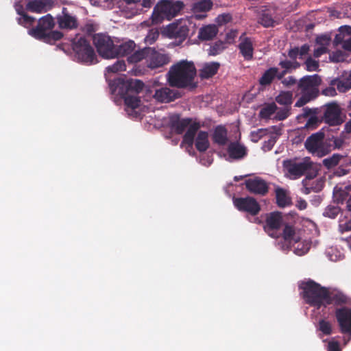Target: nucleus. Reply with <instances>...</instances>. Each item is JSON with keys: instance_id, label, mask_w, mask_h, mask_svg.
I'll return each mask as SVG.
<instances>
[{"instance_id": "f257e3e1", "label": "nucleus", "mask_w": 351, "mask_h": 351, "mask_svg": "<svg viewBox=\"0 0 351 351\" xmlns=\"http://www.w3.org/2000/svg\"><path fill=\"white\" fill-rule=\"evenodd\" d=\"M196 75L197 69L193 62L182 60L170 67L167 79L171 87L194 89L197 87Z\"/></svg>"}, {"instance_id": "f03ea898", "label": "nucleus", "mask_w": 351, "mask_h": 351, "mask_svg": "<svg viewBox=\"0 0 351 351\" xmlns=\"http://www.w3.org/2000/svg\"><path fill=\"white\" fill-rule=\"evenodd\" d=\"M169 125L171 130L176 134H182L188 128L183 136L182 144L192 147L194 144V138L201 128L199 122L194 121L191 118L182 119L179 114H173L169 117Z\"/></svg>"}, {"instance_id": "7ed1b4c3", "label": "nucleus", "mask_w": 351, "mask_h": 351, "mask_svg": "<svg viewBox=\"0 0 351 351\" xmlns=\"http://www.w3.org/2000/svg\"><path fill=\"white\" fill-rule=\"evenodd\" d=\"M300 288L302 289V298L306 304L317 309L324 307L328 287H322L313 280H308L303 282Z\"/></svg>"}, {"instance_id": "20e7f679", "label": "nucleus", "mask_w": 351, "mask_h": 351, "mask_svg": "<svg viewBox=\"0 0 351 351\" xmlns=\"http://www.w3.org/2000/svg\"><path fill=\"white\" fill-rule=\"evenodd\" d=\"M184 3L181 1H171L162 0L154 8L152 15V23H160L163 20H171L184 8Z\"/></svg>"}, {"instance_id": "39448f33", "label": "nucleus", "mask_w": 351, "mask_h": 351, "mask_svg": "<svg viewBox=\"0 0 351 351\" xmlns=\"http://www.w3.org/2000/svg\"><path fill=\"white\" fill-rule=\"evenodd\" d=\"M72 49L75 57L79 62L87 65L94 64L98 62L95 49L85 37L81 36L73 39Z\"/></svg>"}, {"instance_id": "423d86ee", "label": "nucleus", "mask_w": 351, "mask_h": 351, "mask_svg": "<svg viewBox=\"0 0 351 351\" xmlns=\"http://www.w3.org/2000/svg\"><path fill=\"white\" fill-rule=\"evenodd\" d=\"M93 42L100 56L106 59L116 58V45L109 35L104 33L95 34L93 36Z\"/></svg>"}, {"instance_id": "0eeeda50", "label": "nucleus", "mask_w": 351, "mask_h": 351, "mask_svg": "<svg viewBox=\"0 0 351 351\" xmlns=\"http://www.w3.org/2000/svg\"><path fill=\"white\" fill-rule=\"evenodd\" d=\"M313 162L309 158H305L302 161L297 162L293 160L283 161V167L291 179L295 180L304 176L312 169Z\"/></svg>"}, {"instance_id": "6e6552de", "label": "nucleus", "mask_w": 351, "mask_h": 351, "mask_svg": "<svg viewBox=\"0 0 351 351\" xmlns=\"http://www.w3.org/2000/svg\"><path fill=\"white\" fill-rule=\"evenodd\" d=\"M109 86L113 93L117 92L119 95H123L130 90L139 93L143 90L144 84L139 80L131 79L125 81L122 78H117L111 81Z\"/></svg>"}, {"instance_id": "1a4fd4ad", "label": "nucleus", "mask_w": 351, "mask_h": 351, "mask_svg": "<svg viewBox=\"0 0 351 351\" xmlns=\"http://www.w3.org/2000/svg\"><path fill=\"white\" fill-rule=\"evenodd\" d=\"M322 109V120L330 126H337L343 123L341 109L336 102H330L320 107Z\"/></svg>"}, {"instance_id": "9d476101", "label": "nucleus", "mask_w": 351, "mask_h": 351, "mask_svg": "<svg viewBox=\"0 0 351 351\" xmlns=\"http://www.w3.org/2000/svg\"><path fill=\"white\" fill-rule=\"evenodd\" d=\"M322 83V78L317 74L305 75L300 78L298 82V90L301 93H306L317 97L319 95V86Z\"/></svg>"}, {"instance_id": "9b49d317", "label": "nucleus", "mask_w": 351, "mask_h": 351, "mask_svg": "<svg viewBox=\"0 0 351 351\" xmlns=\"http://www.w3.org/2000/svg\"><path fill=\"white\" fill-rule=\"evenodd\" d=\"M283 219L282 213L274 211L267 215L265 223L263 226L265 232L272 238H279L281 233L279 230L282 226Z\"/></svg>"}, {"instance_id": "f8f14e48", "label": "nucleus", "mask_w": 351, "mask_h": 351, "mask_svg": "<svg viewBox=\"0 0 351 351\" xmlns=\"http://www.w3.org/2000/svg\"><path fill=\"white\" fill-rule=\"evenodd\" d=\"M54 26V19L51 14H48L38 20V24L35 27L29 29V34L40 40L49 31L53 29Z\"/></svg>"}, {"instance_id": "ddd939ff", "label": "nucleus", "mask_w": 351, "mask_h": 351, "mask_svg": "<svg viewBox=\"0 0 351 351\" xmlns=\"http://www.w3.org/2000/svg\"><path fill=\"white\" fill-rule=\"evenodd\" d=\"M324 133L318 132L308 136L305 143V148L311 153L323 156L327 154L324 149Z\"/></svg>"}, {"instance_id": "4468645a", "label": "nucleus", "mask_w": 351, "mask_h": 351, "mask_svg": "<svg viewBox=\"0 0 351 351\" xmlns=\"http://www.w3.org/2000/svg\"><path fill=\"white\" fill-rule=\"evenodd\" d=\"M233 202L239 211L247 213L252 216L257 215L261 211L260 204L252 197H237Z\"/></svg>"}, {"instance_id": "2eb2a0df", "label": "nucleus", "mask_w": 351, "mask_h": 351, "mask_svg": "<svg viewBox=\"0 0 351 351\" xmlns=\"http://www.w3.org/2000/svg\"><path fill=\"white\" fill-rule=\"evenodd\" d=\"M335 317L342 334L351 337V308L344 306L335 310Z\"/></svg>"}, {"instance_id": "dca6fc26", "label": "nucleus", "mask_w": 351, "mask_h": 351, "mask_svg": "<svg viewBox=\"0 0 351 351\" xmlns=\"http://www.w3.org/2000/svg\"><path fill=\"white\" fill-rule=\"evenodd\" d=\"M56 20L61 29L73 30L77 29L79 25L77 16L71 14L65 7L62 8L60 14L56 15Z\"/></svg>"}, {"instance_id": "f3484780", "label": "nucleus", "mask_w": 351, "mask_h": 351, "mask_svg": "<svg viewBox=\"0 0 351 351\" xmlns=\"http://www.w3.org/2000/svg\"><path fill=\"white\" fill-rule=\"evenodd\" d=\"M302 114L298 117L306 118L308 117L305 128L308 130H314L317 128L319 124L322 122L321 116L319 117L322 113V109L318 108H309L308 107L302 109Z\"/></svg>"}, {"instance_id": "a211bd4d", "label": "nucleus", "mask_w": 351, "mask_h": 351, "mask_svg": "<svg viewBox=\"0 0 351 351\" xmlns=\"http://www.w3.org/2000/svg\"><path fill=\"white\" fill-rule=\"evenodd\" d=\"M255 12L258 23L264 27H271L275 25L276 21L273 17V12L269 6H260L256 8Z\"/></svg>"}, {"instance_id": "6ab92c4d", "label": "nucleus", "mask_w": 351, "mask_h": 351, "mask_svg": "<svg viewBox=\"0 0 351 351\" xmlns=\"http://www.w3.org/2000/svg\"><path fill=\"white\" fill-rule=\"evenodd\" d=\"M182 96V93L178 90L163 87L156 90L154 98L160 103H169L180 98Z\"/></svg>"}, {"instance_id": "aec40b11", "label": "nucleus", "mask_w": 351, "mask_h": 351, "mask_svg": "<svg viewBox=\"0 0 351 351\" xmlns=\"http://www.w3.org/2000/svg\"><path fill=\"white\" fill-rule=\"evenodd\" d=\"M169 57L167 54L160 53L152 48V51H149L147 62L150 69H157L162 67L169 62Z\"/></svg>"}, {"instance_id": "412c9836", "label": "nucleus", "mask_w": 351, "mask_h": 351, "mask_svg": "<svg viewBox=\"0 0 351 351\" xmlns=\"http://www.w3.org/2000/svg\"><path fill=\"white\" fill-rule=\"evenodd\" d=\"M245 185L247 190L251 193L265 195L268 192L267 182L259 178L246 180Z\"/></svg>"}, {"instance_id": "4be33fe9", "label": "nucleus", "mask_w": 351, "mask_h": 351, "mask_svg": "<svg viewBox=\"0 0 351 351\" xmlns=\"http://www.w3.org/2000/svg\"><path fill=\"white\" fill-rule=\"evenodd\" d=\"M348 302V298L341 291L332 288H327V296L325 301L324 307L326 308L328 305H342L346 304Z\"/></svg>"}, {"instance_id": "5701e85b", "label": "nucleus", "mask_w": 351, "mask_h": 351, "mask_svg": "<svg viewBox=\"0 0 351 351\" xmlns=\"http://www.w3.org/2000/svg\"><path fill=\"white\" fill-rule=\"evenodd\" d=\"M53 5V0H29L26 5V9L32 12L42 13L51 10Z\"/></svg>"}, {"instance_id": "b1692460", "label": "nucleus", "mask_w": 351, "mask_h": 351, "mask_svg": "<svg viewBox=\"0 0 351 351\" xmlns=\"http://www.w3.org/2000/svg\"><path fill=\"white\" fill-rule=\"evenodd\" d=\"M213 6L212 0H199L192 4L191 10L195 14L196 19H202L206 16V14L200 13H206L210 11Z\"/></svg>"}, {"instance_id": "393cba45", "label": "nucleus", "mask_w": 351, "mask_h": 351, "mask_svg": "<svg viewBox=\"0 0 351 351\" xmlns=\"http://www.w3.org/2000/svg\"><path fill=\"white\" fill-rule=\"evenodd\" d=\"M227 151L229 157L233 160H241L247 154L246 147L239 142H231L228 145Z\"/></svg>"}, {"instance_id": "a878e982", "label": "nucleus", "mask_w": 351, "mask_h": 351, "mask_svg": "<svg viewBox=\"0 0 351 351\" xmlns=\"http://www.w3.org/2000/svg\"><path fill=\"white\" fill-rule=\"evenodd\" d=\"M212 140L219 146L226 145L228 142L227 128L223 125H217L212 134Z\"/></svg>"}, {"instance_id": "bb28decb", "label": "nucleus", "mask_w": 351, "mask_h": 351, "mask_svg": "<svg viewBox=\"0 0 351 351\" xmlns=\"http://www.w3.org/2000/svg\"><path fill=\"white\" fill-rule=\"evenodd\" d=\"M240 39L241 43L238 46L240 53L245 60H251L254 53V47L251 38L248 37L242 38V36H241Z\"/></svg>"}, {"instance_id": "cd10ccee", "label": "nucleus", "mask_w": 351, "mask_h": 351, "mask_svg": "<svg viewBox=\"0 0 351 351\" xmlns=\"http://www.w3.org/2000/svg\"><path fill=\"white\" fill-rule=\"evenodd\" d=\"M220 64L216 62L206 63L199 70V76L202 80L209 79L217 74Z\"/></svg>"}, {"instance_id": "c85d7f7f", "label": "nucleus", "mask_w": 351, "mask_h": 351, "mask_svg": "<svg viewBox=\"0 0 351 351\" xmlns=\"http://www.w3.org/2000/svg\"><path fill=\"white\" fill-rule=\"evenodd\" d=\"M195 141V145L199 152H205L210 147L208 133L206 131H199Z\"/></svg>"}, {"instance_id": "c756f323", "label": "nucleus", "mask_w": 351, "mask_h": 351, "mask_svg": "<svg viewBox=\"0 0 351 351\" xmlns=\"http://www.w3.org/2000/svg\"><path fill=\"white\" fill-rule=\"evenodd\" d=\"M217 33L218 29L215 25H208L199 29L198 38L201 40H210Z\"/></svg>"}, {"instance_id": "7c9ffc66", "label": "nucleus", "mask_w": 351, "mask_h": 351, "mask_svg": "<svg viewBox=\"0 0 351 351\" xmlns=\"http://www.w3.org/2000/svg\"><path fill=\"white\" fill-rule=\"evenodd\" d=\"M136 48V44L133 40H129L118 46H115L116 57L126 56L131 54Z\"/></svg>"}, {"instance_id": "2f4dec72", "label": "nucleus", "mask_w": 351, "mask_h": 351, "mask_svg": "<svg viewBox=\"0 0 351 351\" xmlns=\"http://www.w3.org/2000/svg\"><path fill=\"white\" fill-rule=\"evenodd\" d=\"M276 204L280 208L292 204L291 197L287 195V191L282 188H277L276 189Z\"/></svg>"}, {"instance_id": "473e14b6", "label": "nucleus", "mask_w": 351, "mask_h": 351, "mask_svg": "<svg viewBox=\"0 0 351 351\" xmlns=\"http://www.w3.org/2000/svg\"><path fill=\"white\" fill-rule=\"evenodd\" d=\"M278 74V68L270 67L266 70L259 79V83L262 86L270 85Z\"/></svg>"}, {"instance_id": "72a5a7b5", "label": "nucleus", "mask_w": 351, "mask_h": 351, "mask_svg": "<svg viewBox=\"0 0 351 351\" xmlns=\"http://www.w3.org/2000/svg\"><path fill=\"white\" fill-rule=\"evenodd\" d=\"M149 51H152V47H145L140 50L134 51L133 53L128 58V60L131 63H136L143 59H147Z\"/></svg>"}, {"instance_id": "f704fd0d", "label": "nucleus", "mask_w": 351, "mask_h": 351, "mask_svg": "<svg viewBox=\"0 0 351 351\" xmlns=\"http://www.w3.org/2000/svg\"><path fill=\"white\" fill-rule=\"evenodd\" d=\"M189 28L186 23H181L173 27L172 34L176 38H179L180 41L184 40L189 36Z\"/></svg>"}, {"instance_id": "c9c22d12", "label": "nucleus", "mask_w": 351, "mask_h": 351, "mask_svg": "<svg viewBox=\"0 0 351 351\" xmlns=\"http://www.w3.org/2000/svg\"><path fill=\"white\" fill-rule=\"evenodd\" d=\"M278 106L274 102L265 104L259 112V117L262 119H269L276 113Z\"/></svg>"}, {"instance_id": "e433bc0d", "label": "nucleus", "mask_w": 351, "mask_h": 351, "mask_svg": "<svg viewBox=\"0 0 351 351\" xmlns=\"http://www.w3.org/2000/svg\"><path fill=\"white\" fill-rule=\"evenodd\" d=\"M293 93L291 91H280L276 97V101L280 105L291 107L293 103Z\"/></svg>"}, {"instance_id": "4c0bfd02", "label": "nucleus", "mask_w": 351, "mask_h": 351, "mask_svg": "<svg viewBox=\"0 0 351 351\" xmlns=\"http://www.w3.org/2000/svg\"><path fill=\"white\" fill-rule=\"evenodd\" d=\"M17 13L20 15V17L18 19L19 24L27 28L33 25L36 21L35 18L28 15L22 8L17 9Z\"/></svg>"}, {"instance_id": "58836bf2", "label": "nucleus", "mask_w": 351, "mask_h": 351, "mask_svg": "<svg viewBox=\"0 0 351 351\" xmlns=\"http://www.w3.org/2000/svg\"><path fill=\"white\" fill-rule=\"evenodd\" d=\"M285 241L297 243L298 238L295 237V231L293 226L286 224L284 227L282 233L281 234Z\"/></svg>"}, {"instance_id": "ea45409f", "label": "nucleus", "mask_w": 351, "mask_h": 351, "mask_svg": "<svg viewBox=\"0 0 351 351\" xmlns=\"http://www.w3.org/2000/svg\"><path fill=\"white\" fill-rule=\"evenodd\" d=\"M63 36L64 34L62 32L58 30L53 31L51 29L40 40L49 44H54L56 41L60 40Z\"/></svg>"}, {"instance_id": "a19ab883", "label": "nucleus", "mask_w": 351, "mask_h": 351, "mask_svg": "<svg viewBox=\"0 0 351 351\" xmlns=\"http://www.w3.org/2000/svg\"><path fill=\"white\" fill-rule=\"evenodd\" d=\"M126 69V65L123 60H117V62L106 68L107 73H116L119 71H123Z\"/></svg>"}, {"instance_id": "79ce46f5", "label": "nucleus", "mask_w": 351, "mask_h": 351, "mask_svg": "<svg viewBox=\"0 0 351 351\" xmlns=\"http://www.w3.org/2000/svg\"><path fill=\"white\" fill-rule=\"evenodd\" d=\"M342 158V156L338 154H334L332 156L328 157L323 160V165L328 169H330L335 166H336L340 159Z\"/></svg>"}, {"instance_id": "37998d69", "label": "nucleus", "mask_w": 351, "mask_h": 351, "mask_svg": "<svg viewBox=\"0 0 351 351\" xmlns=\"http://www.w3.org/2000/svg\"><path fill=\"white\" fill-rule=\"evenodd\" d=\"M226 47V43L223 41L218 40L212 45L209 49V55L216 56L221 53Z\"/></svg>"}, {"instance_id": "c03bdc74", "label": "nucleus", "mask_w": 351, "mask_h": 351, "mask_svg": "<svg viewBox=\"0 0 351 351\" xmlns=\"http://www.w3.org/2000/svg\"><path fill=\"white\" fill-rule=\"evenodd\" d=\"M125 104L132 109H136L141 104V99L137 96L128 95L124 98Z\"/></svg>"}, {"instance_id": "a18cd8bd", "label": "nucleus", "mask_w": 351, "mask_h": 351, "mask_svg": "<svg viewBox=\"0 0 351 351\" xmlns=\"http://www.w3.org/2000/svg\"><path fill=\"white\" fill-rule=\"evenodd\" d=\"M291 107H286L280 108L276 110L274 119L276 121H283L288 118L291 114Z\"/></svg>"}, {"instance_id": "49530a36", "label": "nucleus", "mask_w": 351, "mask_h": 351, "mask_svg": "<svg viewBox=\"0 0 351 351\" xmlns=\"http://www.w3.org/2000/svg\"><path fill=\"white\" fill-rule=\"evenodd\" d=\"M319 330L325 335H331L332 332L331 323L324 319H320L319 322Z\"/></svg>"}, {"instance_id": "de8ad7c7", "label": "nucleus", "mask_w": 351, "mask_h": 351, "mask_svg": "<svg viewBox=\"0 0 351 351\" xmlns=\"http://www.w3.org/2000/svg\"><path fill=\"white\" fill-rule=\"evenodd\" d=\"M340 210L341 208L338 206L329 205L325 208L324 215L331 219H335L340 213Z\"/></svg>"}, {"instance_id": "09e8293b", "label": "nucleus", "mask_w": 351, "mask_h": 351, "mask_svg": "<svg viewBox=\"0 0 351 351\" xmlns=\"http://www.w3.org/2000/svg\"><path fill=\"white\" fill-rule=\"evenodd\" d=\"M304 64L306 70L310 72L317 71L319 66V62L313 59L311 56L306 58Z\"/></svg>"}, {"instance_id": "8fccbe9b", "label": "nucleus", "mask_w": 351, "mask_h": 351, "mask_svg": "<svg viewBox=\"0 0 351 351\" xmlns=\"http://www.w3.org/2000/svg\"><path fill=\"white\" fill-rule=\"evenodd\" d=\"M315 98H316V97L310 95L308 94H306V93H302L301 97L295 102V107H298V108L302 107L305 104H306L307 103H308L309 101L313 100Z\"/></svg>"}, {"instance_id": "3c124183", "label": "nucleus", "mask_w": 351, "mask_h": 351, "mask_svg": "<svg viewBox=\"0 0 351 351\" xmlns=\"http://www.w3.org/2000/svg\"><path fill=\"white\" fill-rule=\"evenodd\" d=\"M337 88L339 92L346 93L351 88V80H339L337 84Z\"/></svg>"}, {"instance_id": "603ef678", "label": "nucleus", "mask_w": 351, "mask_h": 351, "mask_svg": "<svg viewBox=\"0 0 351 351\" xmlns=\"http://www.w3.org/2000/svg\"><path fill=\"white\" fill-rule=\"evenodd\" d=\"M314 176H315V175L312 176V175L308 173L306 176V178L302 180V183L304 186V189H303L304 193L309 194L311 191L317 192L320 190L319 189H316L315 187H313V186H311V187L307 186L306 180H311L313 178Z\"/></svg>"}, {"instance_id": "864d4df0", "label": "nucleus", "mask_w": 351, "mask_h": 351, "mask_svg": "<svg viewBox=\"0 0 351 351\" xmlns=\"http://www.w3.org/2000/svg\"><path fill=\"white\" fill-rule=\"evenodd\" d=\"M298 82L294 76H289L281 80L282 84L286 88H290L296 84H298Z\"/></svg>"}, {"instance_id": "5fc2aeb1", "label": "nucleus", "mask_w": 351, "mask_h": 351, "mask_svg": "<svg viewBox=\"0 0 351 351\" xmlns=\"http://www.w3.org/2000/svg\"><path fill=\"white\" fill-rule=\"evenodd\" d=\"M331 62H340L344 61V57L341 51H335L330 55L329 57Z\"/></svg>"}, {"instance_id": "6e6d98bb", "label": "nucleus", "mask_w": 351, "mask_h": 351, "mask_svg": "<svg viewBox=\"0 0 351 351\" xmlns=\"http://www.w3.org/2000/svg\"><path fill=\"white\" fill-rule=\"evenodd\" d=\"M330 38L327 35H321L317 37L316 43L322 46L326 47L329 45Z\"/></svg>"}, {"instance_id": "4d7b16f0", "label": "nucleus", "mask_w": 351, "mask_h": 351, "mask_svg": "<svg viewBox=\"0 0 351 351\" xmlns=\"http://www.w3.org/2000/svg\"><path fill=\"white\" fill-rule=\"evenodd\" d=\"M278 64L282 69H285L289 72L293 66V62L287 60H281Z\"/></svg>"}, {"instance_id": "13d9d810", "label": "nucleus", "mask_w": 351, "mask_h": 351, "mask_svg": "<svg viewBox=\"0 0 351 351\" xmlns=\"http://www.w3.org/2000/svg\"><path fill=\"white\" fill-rule=\"evenodd\" d=\"M327 47L325 46H321L315 49L313 51V56L315 58H319L322 55L327 53Z\"/></svg>"}, {"instance_id": "bf43d9fd", "label": "nucleus", "mask_w": 351, "mask_h": 351, "mask_svg": "<svg viewBox=\"0 0 351 351\" xmlns=\"http://www.w3.org/2000/svg\"><path fill=\"white\" fill-rule=\"evenodd\" d=\"M299 55V47H295L288 51V56L293 60H295Z\"/></svg>"}, {"instance_id": "052dcab7", "label": "nucleus", "mask_w": 351, "mask_h": 351, "mask_svg": "<svg viewBox=\"0 0 351 351\" xmlns=\"http://www.w3.org/2000/svg\"><path fill=\"white\" fill-rule=\"evenodd\" d=\"M328 351H341L340 346L337 341H330L328 346Z\"/></svg>"}, {"instance_id": "680f3d73", "label": "nucleus", "mask_w": 351, "mask_h": 351, "mask_svg": "<svg viewBox=\"0 0 351 351\" xmlns=\"http://www.w3.org/2000/svg\"><path fill=\"white\" fill-rule=\"evenodd\" d=\"M322 94L326 96H335L337 95L336 90L334 87L330 86L327 87L322 90Z\"/></svg>"}, {"instance_id": "e2e57ef3", "label": "nucleus", "mask_w": 351, "mask_h": 351, "mask_svg": "<svg viewBox=\"0 0 351 351\" xmlns=\"http://www.w3.org/2000/svg\"><path fill=\"white\" fill-rule=\"evenodd\" d=\"M159 34L157 32H149L148 35L145 38L146 42H149L150 43L154 42L157 38L158 37Z\"/></svg>"}, {"instance_id": "0e129e2a", "label": "nucleus", "mask_w": 351, "mask_h": 351, "mask_svg": "<svg viewBox=\"0 0 351 351\" xmlns=\"http://www.w3.org/2000/svg\"><path fill=\"white\" fill-rule=\"evenodd\" d=\"M310 50V47L307 44H304L302 45L300 48H299V55L300 57L302 58V56L308 54V51Z\"/></svg>"}, {"instance_id": "69168bd1", "label": "nucleus", "mask_w": 351, "mask_h": 351, "mask_svg": "<svg viewBox=\"0 0 351 351\" xmlns=\"http://www.w3.org/2000/svg\"><path fill=\"white\" fill-rule=\"evenodd\" d=\"M289 73V71H288L287 70L283 69V70L280 72H279V71L278 70V74L276 75V78L279 80H282L285 77V76L288 73Z\"/></svg>"}, {"instance_id": "338daca9", "label": "nucleus", "mask_w": 351, "mask_h": 351, "mask_svg": "<svg viewBox=\"0 0 351 351\" xmlns=\"http://www.w3.org/2000/svg\"><path fill=\"white\" fill-rule=\"evenodd\" d=\"M344 143V141L341 138H336L334 140V146L335 148L339 149L342 147L343 144Z\"/></svg>"}, {"instance_id": "774afa93", "label": "nucleus", "mask_w": 351, "mask_h": 351, "mask_svg": "<svg viewBox=\"0 0 351 351\" xmlns=\"http://www.w3.org/2000/svg\"><path fill=\"white\" fill-rule=\"evenodd\" d=\"M343 47L346 50L351 51V38H349L343 41Z\"/></svg>"}]
</instances>
